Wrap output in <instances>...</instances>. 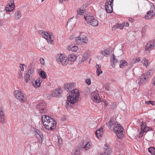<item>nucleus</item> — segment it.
<instances>
[{"instance_id": "obj_15", "label": "nucleus", "mask_w": 155, "mask_h": 155, "mask_svg": "<svg viewBox=\"0 0 155 155\" xmlns=\"http://www.w3.org/2000/svg\"><path fill=\"white\" fill-rule=\"evenodd\" d=\"M111 61L112 66L113 67H114L115 64L118 62V61L116 58L114 54H112V57H111Z\"/></svg>"}, {"instance_id": "obj_16", "label": "nucleus", "mask_w": 155, "mask_h": 155, "mask_svg": "<svg viewBox=\"0 0 155 155\" xmlns=\"http://www.w3.org/2000/svg\"><path fill=\"white\" fill-rule=\"evenodd\" d=\"M95 134L98 138L102 137L103 135V129L101 127L98 129L95 133Z\"/></svg>"}, {"instance_id": "obj_29", "label": "nucleus", "mask_w": 155, "mask_h": 155, "mask_svg": "<svg viewBox=\"0 0 155 155\" xmlns=\"http://www.w3.org/2000/svg\"><path fill=\"white\" fill-rule=\"evenodd\" d=\"M39 81V78H37L36 81H32V83L33 86L36 87H40V85L38 84V82Z\"/></svg>"}, {"instance_id": "obj_26", "label": "nucleus", "mask_w": 155, "mask_h": 155, "mask_svg": "<svg viewBox=\"0 0 155 155\" xmlns=\"http://www.w3.org/2000/svg\"><path fill=\"white\" fill-rule=\"evenodd\" d=\"M77 15H82L85 13V10L82 9L81 8H78L76 10Z\"/></svg>"}, {"instance_id": "obj_22", "label": "nucleus", "mask_w": 155, "mask_h": 155, "mask_svg": "<svg viewBox=\"0 0 155 155\" xmlns=\"http://www.w3.org/2000/svg\"><path fill=\"white\" fill-rule=\"evenodd\" d=\"M75 42L78 44H86L88 41V39H75Z\"/></svg>"}, {"instance_id": "obj_5", "label": "nucleus", "mask_w": 155, "mask_h": 155, "mask_svg": "<svg viewBox=\"0 0 155 155\" xmlns=\"http://www.w3.org/2000/svg\"><path fill=\"white\" fill-rule=\"evenodd\" d=\"M155 15V8L154 6L151 7L150 11L148 12L145 17L147 19H150Z\"/></svg>"}, {"instance_id": "obj_9", "label": "nucleus", "mask_w": 155, "mask_h": 155, "mask_svg": "<svg viewBox=\"0 0 155 155\" xmlns=\"http://www.w3.org/2000/svg\"><path fill=\"white\" fill-rule=\"evenodd\" d=\"M34 131L35 132V134L37 137H40L39 139L38 142L39 143H41L43 140L44 139V136L42 133L38 129L35 128Z\"/></svg>"}, {"instance_id": "obj_1", "label": "nucleus", "mask_w": 155, "mask_h": 155, "mask_svg": "<svg viewBox=\"0 0 155 155\" xmlns=\"http://www.w3.org/2000/svg\"><path fill=\"white\" fill-rule=\"evenodd\" d=\"M79 96V93L78 89L75 88L71 91L67 97L65 106L66 108L70 109L69 107H74V104L78 100Z\"/></svg>"}, {"instance_id": "obj_8", "label": "nucleus", "mask_w": 155, "mask_h": 155, "mask_svg": "<svg viewBox=\"0 0 155 155\" xmlns=\"http://www.w3.org/2000/svg\"><path fill=\"white\" fill-rule=\"evenodd\" d=\"M91 98L94 102L96 103H99L101 101L99 94L95 92H94L91 94Z\"/></svg>"}, {"instance_id": "obj_38", "label": "nucleus", "mask_w": 155, "mask_h": 155, "mask_svg": "<svg viewBox=\"0 0 155 155\" xmlns=\"http://www.w3.org/2000/svg\"><path fill=\"white\" fill-rule=\"evenodd\" d=\"M48 117L49 116L47 115H43L42 117V122H46L48 119L47 117Z\"/></svg>"}, {"instance_id": "obj_40", "label": "nucleus", "mask_w": 155, "mask_h": 155, "mask_svg": "<svg viewBox=\"0 0 155 155\" xmlns=\"http://www.w3.org/2000/svg\"><path fill=\"white\" fill-rule=\"evenodd\" d=\"M48 120L46 123L48 124H50L51 122H53L54 121V120L52 118L50 117H48Z\"/></svg>"}, {"instance_id": "obj_10", "label": "nucleus", "mask_w": 155, "mask_h": 155, "mask_svg": "<svg viewBox=\"0 0 155 155\" xmlns=\"http://www.w3.org/2000/svg\"><path fill=\"white\" fill-rule=\"evenodd\" d=\"M62 92V89L58 88L55 90H54L52 92L51 95L52 97H60L61 94Z\"/></svg>"}, {"instance_id": "obj_48", "label": "nucleus", "mask_w": 155, "mask_h": 155, "mask_svg": "<svg viewBox=\"0 0 155 155\" xmlns=\"http://www.w3.org/2000/svg\"><path fill=\"white\" fill-rule=\"evenodd\" d=\"M149 127H143V131L145 133H147V131H149Z\"/></svg>"}, {"instance_id": "obj_36", "label": "nucleus", "mask_w": 155, "mask_h": 155, "mask_svg": "<svg viewBox=\"0 0 155 155\" xmlns=\"http://www.w3.org/2000/svg\"><path fill=\"white\" fill-rule=\"evenodd\" d=\"M52 126L53 127H50L49 125L48 126L45 127V128L48 130H53L56 128V125H54L53 124V126Z\"/></svg>"}, {"instance_id": "obj_47", "label": "nucleus", "mask_w": 155, "mask_h": 155, "mask_svg": "<svg viewBox=\"0 0 155 155\" xmlns=\"http://www.w3.org/2000/svg\"><path fill=\"white\" fill-rule=\"evenodd\" d=\"M34 71V69H32L31 70L28 69L27 74L30 75L32 73H33Z\"/></svg>"}, {"instance_id": "obj_33", "label": "nucleus", "mask_w": 155, "mask_h": 155, "mask_svg": "<svg viewBox=\"0 0 155 155\" xmlns=\"http://www.w3.org/2000/svg\"><path fill=\"white\" fill-rule=\"evenodd\" d=\"M112 119L110 118V120L108 121V122L106 123L107 126L109 129H110L112 127V125H114V124L112 123Z\"/></svg>"}, {"instance_id": "obj_46", "label": "nucleus", "mask_w": 155, "mask_h": 155, "mask_svg": "<svg viewBox=\"0 0 155 155\" xmlns=\"http://www.w3.org/2000/svg\"><path fill=\"white\" fill-rule=\"evenodd\" d=\"M68 86L70 89H72V88H73L75 86V85L74 83H68Z\"/></svg>"}, {"instance_id": "obj_50", "label": "nucleus", "mask_w": 155, "mask_h": 155, "mask_svg": "<svg viewBox=\"0 0 155 155\" xmlns=\"http://www.w3.org/2000/svg\"><path fill=\"white\" fill-rule=\"evenodd\" d=\"M140 61V59L139 58H137L136 59H134L133 61V63H136L137 62H138Z\"/></svg>"}, {"instance_id": "obj_43", "label": "nucleus", "mask_w": 155, "mask_h": 155, "mask_svg": "<svg viewBox=\"0 0 155 155\" xmlns=\"http://www.w3.org/2000/svg\"><path fill=\"white\" fill-rule=\"evenodd\" d=\"M116 28H120L121 30L122 29L124 28L122 23L121 24H118L117 25Z\"/></svg>"}, {"instance_id": "obj_2", "label": "nucleus", "mask_w": 155, "mask_h": 155, "mask_svg": "<svg viewBox=\"0 0 155 155\" xmlns=\"http://www.w3.org/2000/svg\"><path fill=\"white\" fill-rule=\"evenodd\" d=\"M84 18L87 23L92 26H96L98 25V21L93 16L84 15Z\"/></svg>"}, {"instance_id": "obj_52", "label": "nucleus", "mask_w": 155, "mask_h": 155, "mask_svg": "<svg viewBox=\"0 0 155 155\" xmlns=\"http://www.w3.org/2000/svg\"><path fill=\"white\" fill-rule=\"evenodd\" d=\"M146 124L145 122H143L142 123V124L141 125V128L142 130H143V127H146Z\"/></svg>"}, {"instance_id": "obj_57", "label": "nucleus", "mask_w": 155, "mask_h": 155, "mask_svg": "<svg viewBox=\"0 0 155 155\" xmlns=\"http://www.w3.org/2000/svg\"><path fill=\"white\" fill-rule=\"evenodd\" d=\"M101 53L103 55L106 56H107V55H108L107 53L104 51H101Z\"/></svg>"}, {"instance_id": "obj_55", "label": "nucleus", "mask_w": 155, "mask_h": 155, "mask_svg": "<svg viewBox=\"0 0 155 155\" xmlns=\"http://www.w3.org/2000/svg\"><path fill=\"white\" fill-rule=\"evenodd\" d=\"M85 82L88 85H90L91 84V80L90 79H87L86 80Z\"/></svg>"}, {"instance_id": "obj_60", "label": "nucleus", "mask_w": 155, "mask_h": 155, "mask_svg": "<svg viewBox=\"0 0 155 155\" xmlns=\"http://www.w3.org/2000/svg\"><path fill=\"white\" fill-rule=\"evenodd\" d=\"M18 74L19 78H21L22 77V73L20 71L18 73Z\"/></svg>"}, {"instance_id": "obj_31", "label": "nucleus", "mask_w": 155, "mask_h": 155, "mask_svg": "<svg viewBox=\"0 0 155 155\" xmlns=\"http://www.w3.org/2000/svg\"><path fill=\"white\" fill-rule=\"evenodd\" d=\"M123 132H120V131H119V132H115V133L116 134L117 137L118 138L120 139H122L124 137V135L123 134Z\"/></svg>"}, {"instance_id": "obj_49", "label": "nucleus", "mask_w": 155, "mask_h": 155, "mask_svg": "<svg viewBox=\"0 0 155 155\" xmlns=\"http://www.w3.org/2000/svg\"><path fill=\"white\" fill-rule=\"evenodd\" d=\"M143 61H144V63H143L144 65H145L146 66H147V64H146V63H147V65H148V62L149 61L148 59H146L145 58H143Z\"/></svg>"}, {"instance_id": "obj_12", "label": "nucleus", "mask_w": 155, "mask_h": 155, "mask_svg": "<svg viewBox=\"0 0 155 155\" xmlns=\"http://www.w3.org/2000/svg\"><path fill=\"white\" fill-rule=\"evenodd\" d=\"M15 6L14 2H11L9 3L7 5L6 7L5 8V10L7 12H10L13 11L15 8Z\"/></svg>"}, {"instance_id": "obj_45", "label": "nucleus", "mask_w": 155, "mask_h": 155, "mask_svg": "<svg viewBox=\"0 0 155 155\" xmlns=\"http://www.w3.org/2000/svg\"><path fill=\"white\" fill-rule=\"evenodd\" d=\"M46 41L52 45L54 44V41L53 39H45Z\"/></svg>"}, {"instance_id": "obj_7", "label": "nucleus", "mask_w": 155, "mask_h": 155, "mask_svg": "<svg viewBox=\"0 0 155 155\" xmlns=\"http://www.w3.org/2000/svg\"><path fill=\"white\" fill-rule=\"evenodd\" d=\"M155 47V39L151 41L147 42L145 46V50L149 51L153 49Z\"/></svg>"}, {"instance_id": "obj_34", "label": "nucleus", "mask_w": 155, "mask_h": 155, "mask_svg": "<svg viewBox=\"0 0 155 155\" xmlns=\"http://www.w3.org/2000/svg\"><path fill=\"white\" fill-rule=\"evenodd\" d=\"M90 142H87V144H86L84 147H82V149H83L86 150H88V149L90 148L89 147L90 146V144L89 143Z\"/></svg>"}, {"instance_id": "obj_63", "label": "nucleus", "mask_w": 155, "mask_h": 155, "mask_svg": "<svg viewBox=\"0 0 155 155\" xmlns=\"http://www.w3.org/2000/svg\"><path fill=\"white\" fill-rule=\"evenodd\" d=\"M28 69H34V68H33L32 67V64L31 63L28 66Z\"/></svg>"}, {"instance_id": "obj_3", "label": "nucleus", "mask_w": 155, "mask_h": 155, "mask_svg": "<svg viewBox=\"0 0 155 155\" xmlns=\"http://www.w3.org/2000/svg\"><path fill=\"white\" fill-rule=\"evenodd\" d=\"M114 0H107L105 4V8L108 13H111L113 12Z\"/></svg>"}, {"instance_id": "obj_51", "label": "nucleus", "mask_w": 155, "mask_h": 155, "mask_svg": "<svg viewBox=\"0 0 155 155\" xmlns=\"http://www.w3.org/2000/svg\"><path fill=\"white\" fill-rule=\"evenodd\" d=\"M124 27H128L129 25V23L127 22H123L122 23Z\"/></svg>"}, {"instance_id": "obj_32", "label": "nucleus", "mask_w": 155, "mask_h": 155, "mask_svg": "<svg viewBox=\"0 0 155 155\" xmlns=\"http://www.w3.org/2000/svg\"><path fill=\"white\" fill-rule=\"evenodd\" d=\"M37 109L38 110L41 111L42 110V111L41 112H42L43 111H44L45 109V108L43 107V105L42 104H38L37 107H36Z\"/></svg>"}, {"instance_id": "obj_62", "label": "nucleus", "mask_w": 155, "mask_h": 155, "mask_svg": "<svg viewBox=\"0 0 155 155\" xmlns=\"http://www.w3.org/2000/svg\"><path fill=\"white\" fill-rule=\"evenodd\" d=\"M60 139H60L59 138H58V143L60 145L61 144L62 142V139L61 138H60Z\"/></svg>"}, {"instance_id": "obj_30", "label": "nucleus", "mask_w": 155, "mask_h": 155, "mask_svg": "<svg viewBox=\"0 0 155 155\" xmlns=\"http://www.w3.org/2000/svg\"><path fill=\"white\" fill-rule=\"evenodd\" d=\"M149 152L152 155H155V148L153 147H151L148 149Z\"/></svg>"}, {"instance_id": "obj_37", "label": "nucleus", "mask_w": 155, "mask_h": 155, "mask_svg": "<svg viewBox=\"0 0 155 155\" xmlns=\"http://www.w3.org/2000/svg\"><path fill=\"white\" fill-rule=\"evenodd\" d=\"M5 115L0 116V123L3 124L5 123Z\"/></svg>"}, {"instance_id": "obj_56", "label": "nucleus", "mask_w": 155, "mask_h": 155, "mask_svg": "<svg viewBox=\"0 0 155 155\" xmlns=\"http://www.w3.org/2000/svg\"><path fill=\"white\" fill-rule=\"evenodd\" d=\"M131 68V67H129V68H128L126 70L125 73L127 75V76L129 75V70H130Z\"/></svg>"}, {"instance_id": "obj_58", "label": "nucleus", "mask_w": 155, "mask_h": 155, "mask_svg": "<svg viewBox=\"0 0 155 155\" xmlns=\"http://www.w3.org/2000/svg\"><path fill=\"white\" fill-rule=\"evenodd\" d=\"M40 61L41 63L42 64L44 65L45 62L44 59L43 58H40Z\"/></svg>"}, {"instance_id": "obj_4", "label": "nucleus", "mask_w": 155, "mask_h": 155, "mask_svg": "<svg viewBox=\"0 0 155 155\" xmlns=\"http://www.w3.org/2000/svg\"><path fill=\"white\" fill-rule=\"evenodd\" d=\"M38 33L45 39H51L53 38V34L51 32H47L43 30H39Z\"/></svg>"}, {"instance_id": "obj_61", "label": "nucleus", "mask_w": 155, "mask_h": 155, "mask_svg": "<svg viewBox=\"0 0 155 155\" xmlns=\"http://www.w3.org/2000/svg\"><path fill=\"white\" fill-rule=\"evenodd\" d=\"M20 64L21 65H22V67L20 66V68H21V71H24V68L23 66H25V64Z\"/></svg>"}, {"instance_id": "obj_6", "label": "nucleus", "mask_w": 155, "mask_h": 155, "mask_svg": "<svg viewBox=\"0 0 155 155\" xmlns=\"http://www.w3.org/2000/svg\"><path fill=\"white\" fill-rule=\"evenodd\" d=\"M57 57V62L61 63L63 65H66L67 64L68 61L65 59L64 54H58Z\"/></svg>"}, {"instance_id": "obj_23", "label": "nucleus", "mask_w": 155, "mask_h": 155, "mask_svg": "<svg viewBox=\"0 0 155 155\" xmlns=\"http://www.w3.org/2000/svg\"><path fill=\"white\" fill-rule=\"evenodd\" d=\"M76 59V56L74 54H70L68 56V59L71 62L74 61Z\"/></svg>"}, {"instance_id": "obj_25", "label": "nucleus", "mask_w": 155, "mask_h": 155, "mask_svg": "<svg viewBox=\"0 0 155 155\" xmlns=\"http://www.w3.org/2000/svg\"><path fill=\"white\" fill-rule=\"evenodd\" d=\"M39 75L44 79L46 78L47 77V74L45 72L41 70L39 71Z\"/></svg>"}, {"instance_id": "obj_42", "label": "nucleus", "mask_w": 155, "mask_h": 155, "mask_svg": "<svg viewBox=\"0 0 155 155\" xmlns=\"http://www.w3.org/2000/svg\"><path fill=\"white\" fill-rule=\"evenodd\" d=\"M78 34L77 33H76L75 34H74V35L71 36L70 37V39L78 38Z\"/></svg>"}, {"instance_id": "obj_27", "label": "nucleus", "mask_w": 155, "mask_h": 155, "mask_svg": "<svg viewBox=\"0 0 155 155\" xmlns=\"http://www.w3.org/2000/svg\"><path fill=\"white\" fill-rule=\"evenodd\" d=\"M78 34V38L79 39H85L86 38V34L84 32H81L79 33L77 32Z\"/></svg>"}, {"instance_id": "obj_35", "label": "nucleus", "mask_w": 155, "mask_h": 155, "mask_svg": "<svg viewBox=\"0 0 155 155\" xmlns=\"http://www.w3.org/2000/svg\"><path fill=\"white\" fill-rule=\"evenodd\" d=\"M153 69H150L146 73V74H145L144 75H146V76L148 77V76H151L153 74Z\"/></svg>"}, {"instance_id": "obj_21", "label": "nucleus", "mask_w": 155, "mask_h": 155, "mask_svg": "<svg viewBox=\"0 0 155 155\" xmlns=\"http://www.w3.org/2000/svg\"><path fill=\"white\" fill-rule=\"evenodd\" d=\"M120 64L119 65L120 67L122 69H124L125 66L127 65L128 63L125 60L120 61Z\"/></svg>"}, {"instance_id": "obj_64", "label": "nucleus", "mask_w": 155, "mask_h": 155, "mask_svg": "<svg viewBox=\"0 0 155 155\" xmlns=\"http://www.w3.org/2000/svg\"><path fill=\"white\" fill-rule=\"evenodd\" d=\"M147 28V26H144V27L142 29V32H144V30H145Z\"/></svg>"}, {"instance_id": "obj_20", "label": "nucleus", "mask_w": 155, "mask_h": 155, "mask_svg": "<svg viewBox=\"0 0 155 155\" xmlns=\"http://www.w3.org/2000/svg\"><path fill=\"white\" fill-rule=\"evenodd\" d=\"M147 78L145 77V75L143 74L141 76L140 78L139 83L140 84H143L145 83Z\"/></svg>"}, {"instance_id": "obj_41", "label": "nucleus", "mask_w": 155, "mask_h": 155, "mask_svg": "<svg viewBox=\"0 0 155 155\" xmlns=\"http://www.w3.org/2000/svg\"><path fill=\"white\" fill-rule=\"evenodd\" d=\"M145 104L149 105L151 104L152 105H155V101H146L145 102Z\"/></svg>"}, {"instance_id": "obj_39", "label": "nucleus", "mask_w": 155, "mask_h": 155, "mask_svg": "<svg viewBox=\"0 0 155 155\" xmlns=\"http://www.w3.org/2000/svg\"><path fill=\"white\" fill-rule=\"evenodd\" d=\"M30 75L26 73L24 77L25 81L26 83H28V81L30 79Z\"/></svg>"}, {"instance_id": "obj_24", "label": "nucleus", "mask_w": 155, "mask_h": 155, "mask_svg": "<svg viewBox=\"0 0 155 155\" xmlns=\"http://www.w3.org/2000/svg\"><path fill=\"white\" fill-rule=\"evenodd\" d=\"M90 56V54L88 52L85 53L83 56L81 60V62H84L85 60H87Z\"/></svg>"}, {"instance_id": "obj_18", "label": "nucleus", "mask_w": 155, "mask_h": 155, "mask_svg": "<svg viewBox=\"0 0 155 155\" xmlns=\"http://www.w3.org/2000/svg\"><path fill=\"white\" fill-rule=\"evenodd\" d=\"M68 49V50L72 52H76L78 49V46H75L74 44V45H72L69 46Z\"/></svg>"}, {"instance_id": "obj_54", "label": "nucleus", "mask_w": 155, "mask_h": 155, "mask_svg": "<svg viewBox=\"0 0 155 155\" xmlns=\"http://www.w3.org/2000/svg\"><path fill=\"white\" fill-rule=\"evenodd\" d=\"M105 89L106 90H107L108 91H109V88L110 86L108 84L106 83L105 84Z\"/></svg>"}, {"instance_id": "obj_17", "label": "nucleus", "mask_w": 155, "mask_h": 155, "mask_svg": "<svg viewBox=\"0 0 155 155\" xmlns=\"http://www.w3.org/2000/svg\"><path fill=\"white\" fill-rule=\"evenodd\" d=\"M104 149L105 150L104 152L102 154H104V155H110L111 151L108 146H105L104 147Z\"/></svg>"}, {"instance_id": "obj_53", "label": "nucleus", "mask_w": 155, "mask_h": 155, "mask_svg": "<svg viewBox=\"0 0 155 155\" xmlns=\"http://www.w3.org/2000/svg\"><path fill=\"white\" fill-rule=\"evenodd\" d=\"M56 124H57L56 122L54 120V121L53 122H51V123H50V124H49V126L50 127V126L53 127L52 126H53V124H54V125H56Z\"/></svg>"}, {"instance_id": "obj_11", "label": "nucleus", "mask_w": 155, "mask_h": 155, "mask_svg": "<svg viewBox=\"0 0 155 155\" xmlns=\"http://www.w3.org/2000/svg\"><path fill=\"white\" fill-rule=\"evenodd\" d=\"M114 131L115 133L116 132H123L124 129L123 127L120 124H118L117 122L114 124Z\"/></svg>"}, {"instance_id": "obj_14", "label": "nucleus", "mask_w": 155, "mask_h": 155, "mask_svg": "<svg viewBox=\"0 0 155 155\" xmlns=\"http://www.w3.org/2000/svg\"><path fill=\"white\" fill-rule=\"evenodd\" d=\"M82 151V147L81 146H77L75 150L72 151V155H80V153Z\"/></svg>"}, {"instance_id": "obj_28", "label": "nucleus", "mask_w": 155, "mask_h": 155, "mask_svg": "<svg viewBox=\"0 0 155 155\" xmlns=\"http://www.w3.org/2000/svg\"><path fill=\"white\" fill-rule=\"evenodd\" d=\"M21 16V12L20 11H18L15 13V18L16 20L19 19Z\"/></svg>"}, {"instance_id": "obj_44", "label": "nucleus", "mask_w": 155, "mask_h": 155, "mask_svg": "<svg viewBox=\"0 0 155 155\" xmlns=\"http://www.w3.org/2000/svg\"><path fill=\"white\" fill-rule=\"evenodd\" d=\"M64 88L65 90L68 91L70 90V88L68 86V83H66L64 84Z\"/></svg>"}, {"instance_id": "obj_19", "label": "nucleus", "mask_w": 155, "mask_h": 155, "mask_svg": "<svg viewBox=\"0 0 155 155\" xmlns=\"http://www.w3.org/2000/svg\"><path fill=\"white\" fill-rule=\"evenodd\" d=\"M96 67L97 68L96 73L98 76H99L102 73L103 71L101 70V65L100 64H96Z\"/></svg>"}, {"instance_id": "obj_13", "label": "nucleus", "mask_w": 155, "mask_h": 155, "mask_svg": "<svg viewBox=\"0 0 155 155\" xmlns=\"http://www.w3.org/2000/svg\"><path fill=\"white\" fill-rule=\"evenodd\" d=\"M17 91L18 92L17 93L16 91L14 92L15 97L20 101H23L24 96L23 95H21L22 93L21 92H19V91Z\"/></svg>"}, {"instance_id": "obj_59", "label": "nucleus", "mask_w": 155, "mask_h": 155, "mask_svg": "<svg viewBox=\"0 0 155 155\" xmlns=\"http://www.w3.org/2000/svg\"><path fill=\"white\" fill-rule=\"evenodd\" d=\"M143 133L144 132L143 131L140 132L139 135L138 136L139 138H141L142 137Z\"/></svg>"}]
</instances>
